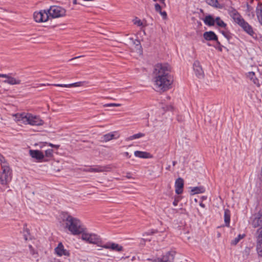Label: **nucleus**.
Instances as JSON below:
<instances>
[{
	"instance_id": "obj_51",
	"label": "nucleus",
	"mask_w": 262,
	"mask_h": 262,
	"mask_svg": "<svg viewBox=\"0 0 262 262\" xmlns=\"http://www.w3.org/2000/svg\"><path fill=\"white\" fill-rule=\"evenodd\" d=\"M24 239L27 241L28 239L27 236L26 234L24 235Z\"/></svg>"
},
{
	"instance_id": "obj_21",
	"label": "nucleus",
	"mask_w": 262,
	"mask_h": 262,
	"mask_svg": "<svg viewBox=\"0 0 262 262\" xmlns=\"http://www.w3.org/2000/svg\"><path fill=\"white\" fill-rule=\"evenodd\" d=\"M205 25L208 26H213L215 24V19L211 15L206 16L203 19Z\"/></svg>"
},
{
	"instance_id": "obj_9",
	"label": "nucleus",
	"mask_w": 262,
	"mask_h": 262,
	"mask_svg": "<svg viewBox=\"0 0 262 262\" xmlns=\"http://www.w3.org/2000/svg\"><path fill=\"white\" fill-rule=\"evenodd\" d=\"M81 234V239L89 243L96 244L99 241V237L96 234L86 233L84 232Z\"/></svg>"
},
{
	"instance_id": "obj_36",
	"label": "nucleus",
	"mask_w": 262,
	"mask_h": 262,
	"mask_svg": "<svg viewBox=\"0 0 262 262\" xmlns=\"http://www.w3.org/2000/svg\"><path fill=\"white\" fill-rule=\"evenodd\" d=\"M120 104L119 103H106L103 105V107H110V106H120Z\"/></svg>"
},
{
	"instance_id": "obj_28",
	"label": "nucleus",
	"mask_w": 262,
	"mask_h": 262,
	"mask_svg": "<svg viewBox=\"0 0 262 262\" xmlns=\"http://www.w3.org/2000/svg\"><path fill=\"white\" fill-rule=\"evenodd\" d=\"M215 23L216 24V25L222 28H226L227 25L225 24L220 17H216L215 18Z\"/></svg>"
},
{
	"instance_id": "obj_34",
	"label": "nucleus",
	"mask_w": 262,
	"mask_h": 262,
	"mask_svg": "<svg viewBox=\"0 0 262 262\" xmlns=\"http://www.w3.org/2000/svg\"><path fill=\"white\" fill-rule=\"evenodd\" d=\"M29 248L30 249V252L31 255L34 256L35 257H36V255H37V253L36 252V251L33 249V247L31 245L29 246Z\"/></svg>"
},
{
	"instance_id": "obj_42",
	"label": "nucleus",
	"mask_w": 262,
	"mask_h": 262,
	"mask_svg": "<svg viewBox=\"0 0 262 262\" xmlns=\"http://www.w3.org/2000/svg\"><path fill=\"white\" fill-rule=\"evenodd\" d=\"M134 43L137 46H140V47H141L140 41L139 40L136 39L134 41Z\"/></svg>"
},
{
	"instance_id": "obj_32",
	"label": "nucleus",
	"mask_w": 262,
	"mask_h": 262,
	"mask_svg": "<svg viewBox=\"0 0 262 262\" xmlns=\"http://www.w3.org/2000/svg\"><path fill=\"white\" fill-rule=\"evenodd\" d=\"M206 3L213 7L219 8V7L217 6L219 4L217 0H205Z\"/></svg>"
},
{
	"instance_id": "obj_46",
	"label": "nucleus",
	"mask_w": 262,
	"mask_h": 262,
	"mask_svg": "<svg viewBox=\"0 0 262 262\" xmlns=\"http://www.w3.org/2000/svg\"><path fill=\"white\" fill-rule=\"evenodd\" d=\"M124 155L125 156H126V157L129 158H130L131 156L129 154V153L128 152H125L124 153Z\"/></svg>"
},
{
	"instance_id": "obj_7",
	"label": "nucleus",
	"mask_w": 262,
	"mask_h": 262,
	"mask_svg": "<svg viewBox=\"0 0 262 262\" xmlns=\"http://www.w3.org/2000/svg\"><path fill=\"white\" fill-rule=\"evenodd\" d=\"M175 256L174 251H169L163 255L161 258H158L154 260L148 259V262H173Z\"/></svg>"
},
{
	"instance_id": "obj_17",
	"label": "nucleus",
	"mask_w": 262,
	"mask_h": 262,
	"mask_svg": "<svg viewBox=\"0 0 262 262\" xmlns=\"http://www.w3.org/2000/svg\"><path fill=\"white\" fill-rule=\"evenodd\" d=\"M203 37L207 41H216L218 39L217 35L212 31L204 32Z\"/></svg>"
},
{
	"instance_id": "obj_30",
	"label": "nucleus",
	"mask_w": 262,
	"mask_h": 262,
	"mask_svg": "<svg viewBox=\"0 0 262 262\" xmlns=\"http://www.w3.org/2000/svg\"><path fill=\"white\" fill-rule=\"evenodd\" d=\"M145 136V134L141 133H139L136 134H134L133 136H131L128 138V140H133L134 139H138L141 137H143Z\"/></svg>"
},
{
	"instance_id": "obj_19",
	"label": "nucleus",
	"mask_w": 262,
	"mask_h": 262,
	"mask_svg": "<svg viewBox=\"0 0 262 262\" xmlns=\"http://www.w3.org/2000/svg\"><path fill=\"white\" fill-rule=\"evenodd\" d=\"M247 77L249 78L257 87H260V84L258 79L256 77L255 73L249 72L247 74Z\"/></svg>"
},
{
	"instance_id": "obj_39",
	"label": "nucleus",
	"mask_w": 262,
	"mask_h": 262,
	"mask_svg": "<svg viewBox=\"0 0 262 262\" xmlns=\"http://www.w3.org/2000/svg\"><path fill=\"white\" fill-rule=\"evenodd\" d=\"M155 10L157 12H159L160 11H161V6L158 4H156L155 5Z\"/></svg>"
},
{
	"instance_id": "obj_41",
	"label": "nucleus",
	"mask_w": 262,
	"mask_h": 262,
	"mask_svg": "<svg viewBox=\"0 0 262 262\" xmlns=\"http://www.w3.org/2000/svg\"><path fill=\"white\" fill-rule=\"evenodd\" d=\"M159 13L163 16V18H166L167 16V13L165 11H160Z\"/></svg>"
},
{
	"instance_id": "obj_35",
	"label": "nucleus",
	"mask_w": 262,
	"mask_h": 262,
	"mask_svg": "<svg viewBox=\"0 0 262 262\" xmlns=\"http://www.w3.org/2000/svg\"><path fill=\"white\" fill-rule=\"evenodd\" d=\"M133 21L134 24L135 25H137L138 26H141L143 25L142 22L141 21V20L138 19L137 17H136L135 19H134Z\"/></svg>"
},
{
	"instance_id": "obj_37",
	"label": "nucleus",
	"mask_w": 262,
	"mask_h": 262,
	"mask_svg": "<svg viewBox=\"0 0 262 262\" xmlns=\"http://www.w3.org/2000/svg\"><path fill=\"white\" fill-rule=\"evenodd\" d=\"M0 161L1 162V163H3V165L7 164L5 157L1 154H0Z\"/></svg>"
},
{
	"instance_id": "obj_55",
	"label": "nucleus",
	"mask_w": 262,
	"mask_h": 262,
	"mask_svg": "<svg viewBox=\"0 0 262 262\" xmlns=\"http://www.w3.org/2000/svg\"><path fill=\"white\" fill-rule=\"evenodd\" d=\"M261 174L262 175V167H261Z\"/></svg>"
},
{
	"instance_id": "obj_47",
	"label": "nucleus",
	"mask_w": 262,
	"mask_h": 262,
	"mask_svg": "<svg viewBox=\"0 0 262 262\" xmlns=\"http://www.w3.org/2000/svg\"><path fill=\"white\" fill-rule=\"evenodd\" d=\"M161 3L165 6V0H158Z\"/></svg>"
},
{
	"instance_id": "obj_1",
	"label": "nucleus",
	"mask_w": 262,
	"mask_h": 262,
	"mask_svg": "<svg viewBox=\"0 0 262 262\" xmlns=\"http://www.w3.org/2000/svg\"><path fill=\"white\" fill-rule=\"evenodd\" d=\"M171 68L168 63H158L153 72L154 84L157 91H166L170 88L172 78L169 74Z\"/></svg>"
},
{
	"instance_id": "obj_18",
	"label": "nucleus",
	"mask_w": 262,
	"mask_h": 262,
	"mask_svg": "<svg viewBox=\"0 0 262 262\" xmlns=\"http://www.w3.org/2000/svg\"><path fill=\"white\" fill-rule=\"evenodd\" d=\"M29 153L32 158L38 160H42L45 157L43 153L38 150H30Z\"/></svg>"
},
{
	"instance_id": "obj_3",
	"label": "nucleus",
	"mask_w": 262,
	"mask_h": 262,
	"mask_svg": "<svg viewBox=\"0 0 262 262\" xmlns=\"http://www.w3.org/2000/svg\"><path fill=\"white\" fill-rule=\"evenodd\" d=\"M66 227L73 235H79L84 231V228L80 221L71 215H68L65 220Z\"/></svg>"
},
{
	"instance_id": "obj_26",
	"label": "nucleus",
	"mask_w": 262,
	"mask_h": 262,
	"mask_svg": "<svg viewBox=\"0 0 262 262\" xmlns=\"http://www.w3.org/2000/svg\"><path fill=\"white\" fill-rule=\"evenodd\" d=\"M83 171L91 172H100L104 171V168L101 166H98L95 168L91 167L89 169H84Z\"/></svg>"
},
{
	"instance_id": "obj_43",
	"label": "nucleus",
	"mask_w": 262,
	"mask_h": 262,
	"mask_svg": "<svg viewBox=\"0 0 262 262\" xmlns=\"http://www.w3.org/2000/svg\"><path fill=\"white\" fill-rule=\"evenodd\" d=\"M179 201V199H175L174 201L173 202V205L175 206H177Z\"/></svg>"
},
{
	"instance_id": "obj_40",
	"label": "nucleus",
	"mask_w": 262,
	"mask_h": 262,
	"mask_svg": "<svg viewBox=\"0 0 262 262\" xmlns=\"http://www.w3.org/2000/svg\"><path fill=\"white\" fill-rule=\"evenodd\" d=\"M48 145L52 147L55 148L56 149H58L60 146L59 145H55V144H53L52 143H49Z\"/></svg>"
},
{
	"instance_id": "obj_27",
	"label": "nucleus",
	"mask_w": 262,
	"mask_h": 262,
	"mask_svg": "<svg viewBox=\"0 0 262 262\" xmlns=\"http://www.w3.org/2000/svg\"><path fill=\"white\" fill-rule=\"evenodd\" d=\"M205 189L204 187H203L202 186H200V187H193L191 189V191L192 194H196V193H203L205 192Z\"/></svg>"
},
{
	"instance_id": "obj_56",
	"label": "nucleus",
	"mask_w": 262,
	"mask_h": 262,
	"mask_svg": "<svg viewBox=\"0 0 262 262\" xmlns=\"http://www.w3.org/2000/svg\"><path fill=\"white\" fill-rule=\"evenodd\" d=\"M202 198H203V199H205V198L204 196H203V197H202Z\"/></svg>"
},
{
	"instance_id": "obj_38",
	"label": "nucleus",
	"mask_w": 262,
	"mask_h": 262,
	"mask_svg": "<svg viewBox=\"0 0 262 262\" xmlns=\"http://www.w3.org/2000/svg\"><path fill=\"white\" fill-rule=\"evenodd\" d=\"M216 45L218 46L217 49L220 51H222V48L224 47L221 43V42L218 40V39L216 41Z\"/></svg>"
},
{
	"instance_id": "obj_49",
	"label": "nucleus",
	"mask_w": 262,
	"mask_h": 262,
	"mask_svg": "<svg viewBox=\"0 0 262 262\" xmlns=\"http://www.w3.org/2000/svg\"><path fill=\"white\" fill-rule=\"evenodd\" d=\"M73 4L76 5L77 4V0H73Z\"/></svg>"
},
{
	"instance_id": "obj_5",
	"label": "nucleus",
	"mask_w": 262,
	"mask_h": 262,
	"mask_svg": "<svg viewBox=\"0 0 262 262\" xmlns=\"http://www.w3.org/2000/svg\"><path fill=\"white\" fill-rule=\"evenodd\" d=\"M2 172L0 173V183L2 185H6L12 179L11 170L8 164L2 165Z\"/></svg>"
},
{
	"instance_id": "obj_12",
	"label": "nucleus",
	"mask_w": 262,
	"mask_h": 262,
	"mask_svg": "<svg viewBox=\"0 0 262 262\" xmlns=\"http://www.w3.org/2000/svg\"><path fill=\"white\" fill-rule=\"evenodd\" d=\"M256 251L259 256L262 257V228L257 230Z\"/></svg>"
},
{
	"instance_id": "obj_24",
	"label": "nucleus",
	"mask_w": 262,
	"mask_h": 262,
	"mask_svg": "<svg viewBox=\"0 0 262 262\" xmlns=\"http://www.w3.org/2000/svg\"><path fill=\"white\" fill-rule=\"evenodd\" d=\"M256 15L259 23L262 26V6L261 4L259 3L256 7Z\"/></svg>"
},
{
	"instance_id": "obj_8",
	"label": "nucleus",
	"mask_w": 262,
	"mask_h": 262,
	"mask_svg": "<svg viewBox=\"0 0 262 262\" xmlns=\"http://www.w3.org/2000/svg\"><path fill=\"white\" fill-rule=\"evenodd\" d=\"M33 17L35 21L37 23L46 22L49 18L48 12L47 10H41L39 12H35Z\"/></svg>"
},
{
	"instance_id": "obj_48",
	"label": "nucleus",
	"mask_w": 262,
	"mask_h": 262,
	"mask_svg": "<svg viewBox=\"0 0 262 262\" xmlns=\"http://www.w3.org/2000/svg\"><path fill=\"white\" fill-rule=\"evenodd\" d=\"M200 205L202 207H203V208H204V207H205V205H204V204H203L202 203H201L200 204Z\"/></svg>"
},
{
	"instance_id": "obj_31",
	"label": "nucleus",
	"mask_w": 262,
	"mask_h": 262,
	"mask_svg": "<svg viewBox=\"0 0 262 262\" xmlns=\"http://www.w3.org/2000/svg\"><path fill=\"white\" fill-rule=\"evenodd\" d=\"M221 33L224 35V36L227 39L228 41L229 42L230 39L232 38L231 34L227 31H221Z\"/></svg>"
},
{
	"instance_id": "obj_44",
	"label": "nucleus",
	"mask_w": 262,
	"mask_h": 262,
	"mask_svg": "<svg viewBox=\"0 0 262 262\" xmlns=\"http://www.w3.org/2000/svg\"><path fill=\"white\" fill-rule=\"evenodd\" d=\"M84 55H81V56H77V57H74L71 59L69 60V61H72V60H74L75 59H78V58H81V57H84Z\"/></svg>"
},
{
	"instance_id": "obj_13",
	"label": "nucleus",
	"mask_w": 262,
	"mask_h": 262,
	"mask_svg": "<svg viewBox=\"0 0 262 262\" xmlns=\"http://www.w3.org/2000/svg\"><path fill=\"white\" fill-rule=\"evenodd\" d=\"M102 247L104 249H111L112 251L117 252L122 251L123 249V248L122 246L118 244L111 242L107 243L106 244L102 245Z\"/></svg>"
},
{
	"instance_id": "obj_6",
	"label": "nucleus",
	"mask_w": 262,
	"mask_h": 262,
	"mask_svg": "<svg viewBox=\"0 0 262 262\" xmlns=\"http://www.w3.org/2000/svg\"><path fill=\"white\" fill-rule=\"evenodd\" d=\"M48 12L49 17L58 18L66 15V10L59 6H52L49 9L47 10Z\"/></svg>"
},
{
	"instance_id": "obj_57",
	"label": "nucleus",
	"mask_w": 262,
	"mask_h": 262,
	"mask_svg": "<svg viewBox=\"0 0 262 262\" xmlns=\"http://www.w3.org/2000/svg\"><path fill=\"white\" fill-rule=\"evenodd\" d=\"M154 1H156L157 0H154Z\"/></svg>"
},
{
	"instance_id": "obj_10",
	"label": "nucleus",
	"mask_w": 262,
	"mask_h": 262,
	"mask_svg": "<svg viewBox=\"0 0 262 262\" xmlns=\"http://www.w3.org/2000/svg\"><path fill=\"white\" fill-rule=\"evenodd\" d=\"M252 225L256 228L262 226V210H259L257 213L254 214L251 218Z\"/></svg>"
},
{
	"instance_id": "obj_20",
	"label": "nucleus",
	"mask_w": 262,
	"mask_h": 262,
	"mask_svg": "<svg viewBox=\"0 0 262 262\" xmlns=\"http://www.w3.org/2000/svg\"><path fill=\"white\" fill-rule=\"evenodd\" d=\"M134 155L136 157H139L140 158L147 159L150 158L152 156L149 152L142 151H135L134 152Z\"/></svg>"
},
{
	"instance_id": "obj_11",
	"label": "nucleus",
	"mask_w": 262,
	"mask_h": 262,
	"mask_svg": "<svg viewBox=\"0 0 262 262\" xmlns=\"http://www.w3.org/2000/svg\"><path fill=\"white\" fill-rule=\"evenodd\" d=\"M83 84V82H77L71 84H37V85H34L33 87V88H38L39 86H46L47 85H54L55 86H60V87H64V88H71V87H78V86H81Z\"/></svg>"
},
{
	"instance_id": "obj_33",
	"label": "nucleus",
	"mask_w": 262,
	"mask_h": 262,
	"mask_svg": "<svg viewBox=\"0 0 262 262\" xmlns=\"http://www.w3.org/2000/svg\"><path fill=\"white\" fill-rule=\"evenodd\" d=\"M45 156L48 158H51L53 156V150L52 149H48L45 151Z\"/></svg>"
},
{
	"instance_id": "obj_45",
	"label": "nucleus",
	"mask_w": 262,
	"mask_h": 262,
	"mask_svg": "<svg viewBox=\"0 0 262 262\" xmlns=\"http://www.w3.org/2000/svg\"><path fill=\"white\" fill-rule=\"evenodd\" d=\"M8 76L9 75L7 74H0V77L6 78V79H7Z\"/></svg>"
},
{
	"instance_id": "obj_25",
	"label": "nucleus",
	"mask_w": 262,
	"mask_h": 262,
	"mask_svg": "<svg viewBox=\"0 0 262 262\" xmlns=\"http://www.w3.org/2000/svg\"><path fill=\"white\" fill-rule=\"evenodd\" d=\"M114 138L115 134L113 133H110L105 135H104L101 138L102 141L105 142H108Z\"/></svg>"
},
{
	"instance_id": "obj_4",
	"label": "nucleus",
	"mask_w": 262,
	"mask_h": 262,
	"mask_svg": "<svg viewBox=\"0 0 262 262\" xmlns=\"http://www.w3.org/2000/svg\"><path fill=\"white\" fill-rule=\"evenodd\" d=\"M230 15L233 19L234 21L245 32L251 36H253L254 32L253 31L252 27L244 19L236 10L233 9L231 11Z\"/></svg>"
},
{
	"instance_id": "obj_14",
	"label": "nucleus",
	"mask_w": 262,
	"mask_h": 262,
	"mask_svg": "<svg viewBox=\"0 0 262 262\" xmlns=\"http://www.w3.org/2000/svg\"><path fill=\"white\" fill-rule=\"evenodd\" d=\"M193 70L198 77L201 78L204 77V72L199 61L196 60L194 61L193 63Z\"/></svg>"
},
{
	"instance_id": "obj_15",
	"label": "nucleus",
	"mask_w": 262,
	"mask_h": 262,
	"mask_svg": "<svg viewBox=\"0 0 262 262\" xmlns=\"http://www.w3.org/2000/svg\"><path fill=\"white\" fill-rule=\"evenodd\" d=\"M175 191L178 194H181L183 192L184 187V180L181 178H178L175 182Z\"/></svg>"
},
{
	"instance_id": "obj_50",
	"label": "nucleus",
	"mask_w": 262,
	"mask_h": 262,
	"mask_svg": "<svg viewBox=\"0 0 262 262\" xmlns=\"http://www.w3.org/2000/svg\"><path fill=\"white\" fill-rule=\"evenodd\" d=\"M176 164H177V162L176 161H174L172 162V165L173 166H175Z\"/></svg>"
},
{
	"instance_id": "obj_2",
	"label": "nucleus",
	"mask_w": 262,
	"mask_h": 262,
	"mask_svg": "<svg viewBox=\"0 0 262 262\" xmlns=\"http://www.w3.org/2000/svg\"><path fill=\"white\" fill-rule=\"evenodd\" d=\"M13 116L15 121H21L25 124L39 126L43 124V121L39 116L30 113H17L13 115Z\"/></svg>"
},
{
	"instance_id": "obj_54",
	"label": "nucleus",
	"mask_w": 262,
	"mask_h": 262,
	"mask_svg": "<svg viewBox=\"0 0 262 262\" xmlns=\"http://www.w3.org/2000/svg\"><path fill=\"white\" fill-rule=\"evenodd\" d=\"M48 161V159H46L44 160V161Z\"/></svg>"
},
{
	"instance_id": "obj_53",
	"label": "nucleus",
	"mask_w": 262,
	"mask_h": 262,
	"mask_svg": "<svg viewBox=\"0 0 262 262\" xmlns=\"http://www.w3.org/2000/svg\"><path fill=\"white\" fill-rule=\"evenodd\" d=\"M169 168H170V166H168V167H167L166 168V169L169 170Z\"/></svg>"
},
{
	"instance_id": "obj_16",
	"label": "nucleus",
	"mask_w": 262,
	"mask_h": 262,
	"mask_svg": "<svg viewBox=\"0 0 262 262\" xmlns=\"http://www.w3.org/2000/svg\"><path fill=\"white\" fill-rule=\"evenodd\" d=\"M55 251L56 253L60 256L62 255L69 256L70 255L69 252L64 248L61 243L58 244V246L55 249Z\"/></svg>"
},
{
	"instance_id": "obj_29",
	"label": "nucleus",
	"mask_w": 262,
	"mask_h": 262,
	"mask_svg": "<svg viewBox=\"0 0 262 262\" xmlns=\"http://www.w3.org/2000/svg\"><path fill=\"white\" fill-rule=\"evenodd\" d=\"M245 236V234H239L237 237H235L231 241V244L232 245H236L241 239L244 237Z\"/></svg>"
},
{
	"instance_id": "obj_52",
	"label": "nucleus",
	"mask_w": 262,
	"mask_h": 262,
	"mask_svg": "<svg viewBox=\"0 0 262 262\" xmlns=\"http://www.w3.org/2000/svg\"><path fill=\"white\" fill-rule=\"evenodd\" d=\"M250 8V6L248 4H247V8H248V9H249Z\"/></svg>"
},
{
	"instance_id": "obj_23",
	"label": "nucleus",
	"mask_w": 262,
	"mask_h": 262,
	"mask_svg": "<svg viewBox=\"0 0 262 262\" xmlns=\"http://www.w3.org/2000/svg\"><path fill=\"white\" fill-rule=\"evenodd\" d=\"M224 222L226 226L229 227L230 222V211L226 209L224 210Z\"/></svg>"
},
{
	"instance_id": "obj_22",
	"label": "nucleus",
	"mask_w": 262,
	"mask_h": 262,
	"mask_svg": "<svg viewBox=\"0 0 262 262\" xmlns=\"http://www.w3.org/2000/svg\"><path fill=\"white\" fill-rule=\"evenodd\" d=\"M4 82L6 83H8L9 84L14 85V84H20L21 82V81L18 79L12 77L9 75L7 79L5 80L4 81Z\"/></svg>"
}]
</instances>
